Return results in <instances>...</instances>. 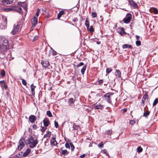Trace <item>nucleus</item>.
<instances>
[{
	"label": "nucleus",
	"mask_w": 158,
	"mask_h": 158,
	"mask_svg": "<svg viewBox=\"0 0 158 158\" xmlns=\"http://www.w3.org/2000/svg\"><path fill=\"white\" fill-rule=\"evenodd\" d=\"M135 44L136 46H138L141 45V42L140 41L138 40L136 41Z\"/></svg>",
	"instance_id": "37998d69"
},
{
	"label": "nucleus",
	"mask_w": 158,
	"mask_h": 158,
	"mask_svg": "<svg viewBox=\"0 0 158 158\" xmlns=\"http://www.w3.org/2000/svg\"><path fill=\"white\" fill-rule=\"evenodd\" d=\"M123 49L126 48H129L131 49H132V46L131 45H128V44H124L123 46Z\"/></svg>",
	"instance_id": "5701e85b"
},
{
	"label": "nucleus",
	"mask_w": 158,
	"mask_h": 158,
	"mask_svg": "<svg viewBox=\"0 0 158 158\" xmlns=\"http://www.w3.org/2000/svg\"><path fill=\"white\" fill-rule=\"evenodd\" d=\"M64 14V10H61L60 11L59 13L57 15V17L58 19H59L62 16V15Z\"/></svg>",
	"instance_id": "b1692460"
},
{
	"label": "nucleus",
	"mask_w": 158,
	"mask_h": 158,
	"mask_svg": "<svg viewBox=\"0 0 158 158\" xmlns=\"http://www.w3.org/2000/svg\"><path fill=\"white\" fill-rule=\"evenodd\" d=\"M129 4L131 6H132V7H133L134 8H135V9L138 8V7L137 4L134 1H133L131 2L130 3H129Z\"/></svg>",
	"instance_id": "a211bd4d"
},
{
	"label": "nucleus",
	"mask_w": 158,
	"mask_h": 158,
	"mask_svg": "<svg viewBox=\"0 0 158 158\" xmlns=\"http://www.w3.org/2000/svg\"><path fill=\"white\" fill-rule=\"evenodd\" d=\"M15 6H12L7 9L8 11L14 10V11Z\"/></svg>",
	"instance_id": "a19ab883"
},
{
	"label": "nucleus",
	"mask_w": 158,
	"mask_h": 158,
	"mask_svg": "<svg viewBox=\"0 0 158 158\" xmlns=\"http://www.w3.org/2000/svg\"><path fill=\"white\" fill-rule=\"evenodd\" d=\"M41 127L42 128L41 129V131L42 132H44L47 129V127Z\"/></svg>",
	"instance_id": "ea45409f"
},
{
	"label": "nucleus",
	"mask_w": 158,
	"mask_h": 158,
	"mask_svg": "<svg viewBox=\"0 0 158 158\" xmlns=\"http://www.w3.org/2000/svg\"><path fill=\"white\" fill-rule=\"evenodd\" d=\"M22 83L24 85H26L27 84L26 81L23 79L22 80Z\"/></svg>",
	"instance_id": "09e8293b"
},
{
	"label": "nucleus",
	"mask_w": 158,
	"mask_h": 158,
	"mask_svg": "<svg viewBox=\"0 0 158 158\" xmlns=\"http://www.w3.org/2000/svg\"><path fill=\"white\" fill-rule=\"evenodd\" d=\"M135 123V121L134 120H131L130 121V123L131 125H133Z\"/></svg>",
	"instance_id": "5fc2aeb1"
},
{
	"label": "nucleus",
	"mask_w": 158,
	"mask_h": 158,
	"mask_svg": "<svg viewBox=\"0 0 158 158\" xmlns=\"http://www.w3.org/2000/svg\"><path fill=\"white\" fill-rule=\"evenodd\" d=\"M150 112L149 110H147L145 112H144L143 114V116L145 118H147L148 116L150 114Z\"/></svg>",
	"instance_id": "c85d7f7f"
},
{
	"label": "nucleus",
	"mask_w": 158,
	"mask_h": 158,
	"mask_svg": "<svg viewBox=\"0 0 158 158\" xmlns=\"http://www.w3.org/2000/svg\"><path fill=\"white\" fill-rule=\"evenodd\" d=\"M19 144L18 146V149L19 150H20L23 148L24 147L25 145V144L23 142L22 140L21 139H20L19 141Z\"/></svg>",
	"instance_id": "ddd939ff"
},
{
	"label": "nucleus",
	"mask_w": 158,
	"mask_h": 158,
	"mask_svg": "<svg viewBox=\"0 0 158 158\" xmlns=\"http://www.w3.org/2000/svg\"><path fill=\"white\" fill-rule=\"evenodd\" d=\"M116 72L115 75L116 76H117L118 77H121V72L118 69H116Z\"/></svg>",
	"instance_id": "a878e982"
},
{
	"label": "nucleus",
	"mask_w": 158,
	"mask_h": 158,
	"mask_svg": "<svg viewBox=\"0 0 158 158\" xmlns=\"http://www.w3.org/2000/svg\"><path fill=\"white\" fill-rule=\"evenodd\" d=\"M148 98V95L147 94H144L142 100H141L142 103L141 105L142 106H143L144 104L145 101L147 98Z\"/></svg>",
	"instance_id": "dca6fc26"
},
{
	"label": "nucleus",
	"mask_w": 158,
	"mask_h": 158,
	"mask_svg": "<svg viewBox=\"0 0 158 158\" xmlns=\"http://www.w3.org/2000/svg\"><path fill=\"white\" fill-rule=\"evenodd\" d=\"M112 133V131L111 130H107L106 131V134L109 136H111Z\"/></svg>",
	"instance_id": "c756f323"
},
{
	"label": "nucleus",
	"mask_w": 158,
	"mask_h": 158,
	"mask_svg": "<svg viewBox=\"0 0 158 158\" xmlns=\"http://www.w3.org/2000/svg\"><path fill=\"white\" fill-rule=\"evenodd\" d=\"M100 148H102L103 147V143L102 142H101L98 145Z\"/></svg>",
	"instance_id": "a18cd8bd"
},
{
	"label": "nucleus",
	"mask_w": 158,
	"mask_h": 158,
	"mask_svg": "<svg viewBox=\"0 0 158 158\" xmlns=\"http://www.w3.org/2000/svg\"><path fill=\"white\" fill-rule=\"evenodd\" d=\"M143 151L142 148L140 146L138 147L137 148V151L139 152H141Z\"/></svg>",
	"instance_id": "58836bf2"
},
{
	"label": "nucleus",
	"mask_w": 158,
	"mask_h": 158,
	"mask_svg": "<svg viewBox=\"0 0 158 158\" xmlns=\"http://www.w3.org/2000/svg\"><path fill=\"white\" fill-rule=\"evenodd\" d=\"M84 64L83 62H81L79 63V64L77 65V67H78L79 66H82L84 65Z\"/></svg>",
	"instance_id": "13d9d810"
},
{
	"label": "nucleus",
	"mask_w": 158,
	"mask_h": 158,
	"mask_svg": "<svg viewBox=\"0 0 158 158\" xmlns=\"http://www.w3.org/2000/svg\"><path fill=\"white\" fill-rule=\"evenodd\" d=\"M158 102V98H156L155 100H154L153 103V106H155Z\"/></svg>",
	"instance_id": "473e14b6"
},
{
	"label": "nucleus",
	"mask_w": 158,
	"mask_h": 158,
	"mask_svg": "<svg viewBox=\"0 0 158 158\" xmlns=\"http://www.w3.org/2000/svg\"><path fill=\"white\" fill-rule=\"evenodd\" d=\"M103 97L106 98V100L108 103H111L112 102L111 98L109 95L105 94L103 95Z\"/></svg>",
	"instance_id": "2eb2a0df"
},
{
	"label": "nucleus",
	"mask_w": 158,
	"mask_h": 158,
	"mask_svg": "<svg viewBox=\"0 0 158 158\" xmlns=\"http://www.w3.org/2000/svg\"><path fill=\"white\" fill-rule=\"evenodd\" d=\"M40 10L39 8H38L37 9V12L36 13V16H38L39 15V13L40 11Z\"/></svg>",
	"instance_id": "4d7b16f0"
},
{
	"label": "nucleus",
	"mask_w": 158,
	"mask_h": 158,
	"mask_svg": "<svg viewBox=\"0 0 158 158\" xmlns=\"http://www.w3.org/2000/svg\"><path fill=\"white\" fill-rule=\"evenodd\" d=\"M35 87L36 86H34L33 84H32L31 85V92L33 95H34L35 94Z\"/></svg>",
	"instance_id": "4be33fe9"
},
{
	"label": "nucleus",
	"mask_w": 158,
	"mask_h": 158,
	"mask_svg": "<svg viewBox=\"0 0 158 158\" xmlns=\"http://www.w3.org/2000/svg\"><path fill=\"white\" fill-rule=\"evenodd\" d=\"M75 100L73 98H70L69 99L68 101V103L69 105L73 107L74 106V102Z\"/></svg>",
	"instance_id": "9d476101"
},
{
	"label": "nucleus",
	"mask_w": 158,
	"mask_h": 158,
	"mask_svg": "<svg viewBox=\"0 0 158 158\" xmlns=\"http://www.w3.org/2000/svg\"><path fill=\"white\" fill-rule=\"evenodd\" d=\"M97 13L96 12H92V16L93 18L96 17L97 16Z\"/></svg>",
	"instance_id": "79ce46f5"
},
{
	"label": "nucleus",
	"mask_w": 158,
	"mask_h": 158,
	"mask_svg": "<svg viewBox=\"0 0 158 158\" xmlns=\"http://www.w3.org/2000/svg\"><path fill=\"white\" fill-rule=\"evenodd\" d=\"M90 33H92L94 31V30L93 29V27L92 26H91L88 29Z\"/></svg>",
	"instance_id": "72a5a7b5"
},
{
	"label": "nucleus",
	"mask_w": 158,
	"mask_h": 158,
	"mask_svg": "<svg viewBox=\"0 0 158 158\" xmlns=\"http://www.w3.org/2000/svg\"><path fill=\"white\" fill-rule=\"evenodd\" d=\"M29 121L31 123H33L35 122L36 119V117L34 115H31L29 117Z\"/></svg>",
	"instance_id": "1a4fd4ad"
},
{
	"label": "nucleus",
	"mask_w": 158,
	"mask_h": 158,
	"mask_svg": "<svg viewBox=\"0 0 158 158\" xmlns=\"http://www.w3.org/2000/svg\"><path fill=\"white\" fill-rule=\"evenodd\" d=\"M31 22L32 23V27L34 26V27H35L37 24V18L36 16H34V18L31 19Z\"/></svg>",
	"instance_id": "9b49d317"
},
{
	"label": "nucleus",
	"mask_w": 158,
	"mask_h": 158,
	"mask_svg": "<svg viewBox=\"0 0 158 158\" xmlns=\"http://www.w3.org/2000/svg\"><path fill=\"white\" fill-rule=\"evenodd\" d=\"M85 25L86 27L87 28V29H88L89 27V22L88 20L87 19H86V20H85Z\"/></svg>",
	"instance_id": "7c9ffc66"
},
{
	"label": "nucleus",
	"mask_w": 158,
	"mask_h": 158,
	"mask_svg": "<svg viewBox=\"0 0 158 158\" xmlns=\"http://www.w3.org/2000/svg\"><path fill=\"white\" fill-rule=\"evenodd\" d=\"M44 68H48L50 65L49 62L47 60H42L41 62Z\"/></svg>",
	"instance_id": "0eeeda50"
},
{
	"label": "nucleus",
	"mask_w": 158,
	"mask_h": 158,
	"mask_svg": "<svg viewBox=\"0 0 158 158\" xmlns=\"http://www.w3.org/2000/svg\"><path fill=\"white\" fill-rule=\"evenodd\" d=\"M112 71V69L111 68H107V69H106V73L107 74H108Z\"/></svg>",
	"instance_id": "4c0bfd02"
},
{
	"label": "nucleus",
	"mask_w": 158,
	"mask_h": 158,
	"mask_svg": "<svg viewBox=\"0 0 158 158\" xmlns=\"http://www.w3.org/2000/svg\"><path fill=\"white\" fill-rule=\"evenodd\" d=\"M12 1H10L9 0H2V4L4 5H6L8 4H10L12 3Z\"/></svg>",
	"instance_id": "f3484780"
},
{
	"label": "nucleus",
	"mask_w": 158,
	"mask_h": 158,
	"mask_svg": "<svg viewBox=\"0 0 158 158\" xmlns=\"http://www.w3.org/2000/svg\"><path fill=\"white\" fill-rule=\"evenodd\" d=\"M122 110L123 111V112L124 113L127 111V108H124Z\"/></svg>",
	"instance_id": "0e129e2a"
},
{
	"label": "nucleus",
	"mask_w": 158,
	"mask_h": 158,
	"mask_svg": "<svg viewBox=\"0 0 158 158\" xmlns=\"http://www.w3.org/2000/svg\"><path fill=\"white\" fill-rule=\"evenodd\" d=\"M7 18L6 17L3 15H2V21L0 25L1 28L4 29L7 27Z\"/></svg>",
	"instance_id": "20e7f679"
},
{
	"label": "nucleus",
	"mask_w": 158,
	"mask_h": 158,
	"mask_svg": "<svg viewBox=\"0 0 158 158\" xmlns=\"http://www.w3.org/2000/svg\"><path fill=\"white\" fill-rule=\"evenodd\" d=\"M118 32L121 35L126 34V33L124 31V28L122 27H120L118 30Z\"/></svg>",
	"instance_id": "f8f14e48"
},
{
	"label": "nucleus",
	"mask_w": 158,
	"mask_h": 158,
	"mask_svg": "<svg viewBox=\"0 0 158 158\" xmlns=\"http://www.w3.org/2000/svg\"><path fill=\"white\" fill-rule=\"evenodd\" d=\"M136 38L137 40H138L139 39L140 37L139 35H136Z\"/></svg>",
	"instance_id": "69168bd1"
},
{
	"label": "nucleus",
	"mask_w": 158,
	"mask_h": 158,
	"mask_svg": "<svg viewBox=\"0 0 158 158\" xmlns=\"http://www.w3.org/2000/svg\"><path fill=\"white\" fill-rule=\"evenodd\" d=\"M54 123H55V126L56 128H57L59 126V125L58 124V123L56 121H54Z\"/></svg>",
	"instance_id": "3c124183"
},
{
	"label": "nucleus",
	"mask_w": 158,
	"mask_h": 158,
	"mask_svg": "<svg viewBox=\"0 0 158 158\" xmlns=\"http://www.w3.org/2000/svg\"><path fill=\"white\" fill-rule=\"evenodd\" d=\"M47 114L49 117H52V114L50 110H48L47 111Z\"/></svg>",
	"instance_id": "f704fd0d"
},
{
	"label": "nucleus",
	"mask_w": 158,
	"mask_h": 158,
	"mask_svg": "<svg viewBox=\"0 0 158 158\" xmlns=\"http://www.w3.org/2000/svg\"><path fill=\"white\" fill-rule=\"evenodd\" d=\"M22 27V23L21 22H18L16 25H14L13 29L11 32V34L13 35H14L18 33L21 31Z\"/></svg>",
	"instance_id": "7ed1b4c3"
},
{
	"label": "nucleus",
	"mask_w": 158,
	"mask_h": 158,
	"mask_svg": "<svg viewBox=\"0 0 158 158\" xmlns=\"http://www.w3.org/2000/svg\"><path fill=\"white\" fill-rule=\"evenodd\" d=\"M86 65H85L83 66L82 68L81 69V72L82 74H84L85 73V71L86 68Z\"/></svg>",
	"instance_id": "cd10ccee"
},
{
	"label": "nucleus",
	"mask_w": 158,
	"mask_h": 158,
	"mask_svg": "<svg viewBox=\"0 0 158 158\" xmlns=\"http://www.w3.org/2000/svg\"><path fill=\"white\" fill-rule=\"evenodd\" d=\"M104 106L98 103L95 106V109L102 110L104 108Z\"/></svg>",
	"instance_id": "6ab92c4d"
},
{
	"label": "nucleus",
	"mask_w": 158,
	"mask_h": 158,
	"mask_svg": "<svg viewBox=\"0 0 158 158\" xmlns=\"http://www.w3.org/2000/svg\"><path fill=\"white\" fill-rule=\"evenodd\" d=\"M51 135V132L50 131H48V132L46 134H45L44 137V138L48 137L49 138Z\"/></svg>",
	"instance_id": "2f4dec72"
},
{
	"label": "nucleus",
	"mask_w": 158,
	"mask_h": 158,
	"mask_svg": "<svg viewBox=\"0 0 158 158\" xmlns=\"http://www.w3.org/2000/svg\"><path fill=\"white\" fill-rule=\"evenodd\" d=\"M9 49V46L7 40L5 38L0 37V51H5Z\"/></svg>",
	"instance_id": "f257e3e1"
},
{
	"label": "nucleus",
	"mask_w": 158,
	"mask_h": 158,
	"mask_svg": "<svg viewBox=\"0 0 158 158\" xmlns=\"http://www.w3.org/2000/svg\"><path fill=\"white\" fill-rule=\"evenodd\" d=\"M70 146L71 147V149L72 151H73L74 148H75V147L74 146L73 144L72 143H70Z\"/></svg>",
	"instance_id": "e433bc0d"
},
{
	"label": "nucleus",
	"mask_w": 158,
	"mask_h": 158,
	"mask_svg": "<svg viewBox=\"0 0 158 158\" xmlns=\"http://www.w3.org/2000/svg\"><path fill=\"white\" fill-rule=\"evenodd\" d=\"M78 126H77L75 124H74L73 126V127L74 129L77 130L78 128Z\"/></svg>",
	"instance_id": "c03bdc74"
},
{
	"label": "nucleus",
	"mask_w": 158,
	"mask_h": 158,
	"mask_svg": "<svg viewBox=\"0 0 158 158\" xmlns=\"http://www.w3.org/2000/svg\"><path fill=\"white\" fill-rule=\"evenodd\" d=\"M38 36L37 35H35L34 36L33 39L32 40V41L33 42H35V41L38 38Z\"/></svg>",
	"instance_id": "de8ad7c7"
},
{
	"label": "nucleus",
	"mask_w": 158,
	"mask_h": 158,
	"mask_svg": "<svg viewBox=\"0 0 158 158\" xmlns=\"http://www.w3.org/2000/svg\"><path fill=\"white\" fill-rule=\"evenodd\" d=\"M103 82V81L102 79H100L99 80L98 82V84L99 85H101L102 84Z\"/></svg>",
	"instance_id": "864d4df0"
},
{
	"label": "nucleus",
	"mask_w": 158,
	"mask_h": 158,
	"mask_svg": "<svg viewBox=\"0 0 158 158\" xmlns=\"http://www.w3.org/2000/svg\"><path fill=\"white\" fill-rule=\"evenodd\" d=\"M52 49V55L53 56L56 55L57 54V52L56 51H55L53 49Z\"/></svg>",
	"instance_id": "49530a36"
},
{
	"label": "nucleus",
	"mask_w": 158,
	"mask_h": 158,
	"mask_svg": "<svg viewBox=\"0 0 158 158\" xmlns=\"http://www.w3.org/2000/svg\"><path fill=\"white\" fill-rule=\"evenodd\" d=\"M14 11L22 15L23 14L22 8L18 6H15Z\"/></svg>",
	"instance_id": "6e6552de"
},
{
	"label": "nucleus",
	"mask_w": 158,
	"mask_h": 158,
	"mask_svg": "<svg viewBox=\"0 0 158 158\" xmlns=\"http://www.w3.org/2000/svg\"><path fill=\"white\" fill-rule=\"evenodd\" d=\"M152 11L154 14H156L158 13V10L156 8H153Z\"/></svg>",
	"instance_id": "c9c22d12"
},
{
	"label": "nucleus",
	"mask_w": 158,
	"mask_h": 158,
	"mask_svg": "<svg viewBox=\"0 0 158 158\" xmlns=\"http://www.w3.org/2000/svg\"><path fill=\"white\" fill-rule=\"evenodd\" d=\"M87 155V154H84L80 156V158H84L86 155Z\"/></svg>",
	"instance_id": "052dcab7"
},
{
	"label": "nucleus",
	"mask_w": 158,
	"mask_h": 158,
	"mask_svg": "<svg viewBox=\"0 0 158 158\" xmlns=\"http://www.w3.org/2000/svg\"><path fill=\"white\" fill-rule=\"evenodd\" d=\"M5 72L4 70H2L1 71V74L2 76H5Z\"/></svg>",
	"instance_id": "603ef678"
},
{
	"label": "nucleus",
	"mask_w": 158,
	"mask_h": 158,
	"mask_svg": "<svg viewBox=\"0 0 158 158\" xmlns=\"http://www.w3.org/2000/svg\"><path fill=\"white\" fill-rule=\"evenodd\" d=\"M26 145L29 144V147L31 148L35 147L38 143V141L37 139H34V138L31 135L26 140Z\"/></svg>",
	"instance_id": "f03ea898"
},
{
	"label": "nucleus",
	"mask_w": 158,
	"mask_h": 158,
	"mask_svg": "<svg viewBox=\"0 0 158 158\" xmlns=\"http://www.w3.org/2000/svg\"><path fill=\"white\" fill-rule=\"evenodd\" d=\"M103 152V153L105 154L106 155L108 156L109 155L107 153V151L105 149H104L103 150H102Z\"/></svg>",
	"instance_id": "6e6d98bb"
},
{
	"label": "nucleus",
	"mask_w": 158,
	"mask_h": 158,
	"mask_svg": "<svg viewBox=\"0 0 158 158\" xmlns=\"http://www.w3.org/2000/svg\"><path fill=\"white\" fill-rule=\"evenodd\" d=\"M51 143L53 145L55 146L57 144V142L56 140L55 137H52V139L51 140Z\"/></svg>",
	"instance_id": "aec40b11"
},
{
	"label": "nucleus",
	"mask_w": 158,
	"mask_h": 158,
	"mask_svg": "<svg viewBox=\"0 0 158 158\" xmlns=\"http://www.w3.org/2000/svg\"><path fill=\"white\" fill-rule=\"evenodd\" d=\"M31 151V150L30 148H27L24 152L23 154V156L26 157L29 154Z\"/></svg>",
	"instance_id": "412c9836"
},
{
	"label": "nucleus",
	"mask_w": 158,
	"mask_h": 158,
	"mask_svg": "<svg viewBox=\"0 0 158 158\" xmlns=\"http://www.w3.org/2000/svg\"><path fill=\"white\" fill-rule=\"evenodd\" d=\"M132 18V15L130 13H128L126 17L123 19V21L126 24L129 23Z\"/></svg>",
	"instance_id": "39448f33"
},
{
	"label": "nucleus",
	"mask_w": 158,
	"mask_h": 158,
	"mask_svg": "<svg viewBox=\"0 0 158 158\" xmlns=\"http://www.w3.org/2000/svg\"><path fill=\"white\" fill-rule=\"evenodd\" d=\"M17 5L23 7V9L25 10L26 11L27 10V5L25 3V1H23V2H18L17 3Z\"/></svg>",
	"instance_id": "423d86ee"
},
{
	"label": "nucleus",
	"mask_w": 158,
	"mask_h": 158,
	"mask_svg": "<svg viewBox=\"0 0 158 158\" xmlns=\"http://www.w3.org/2000/svg\"><path fill=\"white\" fill-rule=\"evenodd\" d=\"M65 147L66 148L70 149V145L68 143H66L65 144Z\"/></svg>",
	"instance_id": "8fccbe9b"
},
{
	"label": "nucleus",
	"mask_w": 158,
	"mask_h": 158,
	"mask_svg": "<svg viewBox=\"0 0 158 158\" xmlns=\"http://www.w3.org/2000/svg\"><path fill=\"white\" fill-rule=\"evenodd\" d=\"M78 20V19L77 18H75L73 20V21L74 22H76Z\"/></svg>",
	"instance_id": "e2e57ef3"
},
{
	"label": "nucleus",
	"mask_w": 158,
	"mask_h": 158,
	"mask_svg": "<svg viewBox=\"0 0 158 158\" xmlns=\"http://www.w3.org/2000/svg\"><path fill=\"white\" fill-rule=\"evenodd\" d=\"M42 10L43 11H44V12H46V9L45 8H42Z\"/></svg>",
	"instance_id": "338daca9"
},
{
	"label": "nucleus",
	"mask_w": 158,
	"mask_h": 158,
	"mask_svg": "<svg viewBox=\"0 0 158 158\" xmlns=\"http://www.w3.org/2000/svg\"><path fill=\"white\" fill-rule=\"evenodd\" d=\"M133 0H128V1L129 2V3H130L131 2H132Z\"/></svg>",
	"instance_id": "774afa93"
},
{
	"label": "nucleus",
	"mask_w": 158,
	"mask_h": 158,
	"mask_svg": "<svg viewBox=\"0 0 158 158\" xmlns=\"http://www.w3.org/2000/svg\"><path fill=\"white\" fill-rule=\"evenodd\" d=\"M0 83L2 84V86L5 88H7V86L4 81H0Z\"/></svg>",
	"instance_id": "bb28decb"
},
{
	"label": "nucleus",
	"mask_w": 158,
	"mask_h": 158,
	"mask_svg": "<svg viewBox=\"0 0 158 158\" xmlns=\"http://www.w3.org/2000/svg\"><path fill=\"white\" fill-rule=\"evenodd\" d=\"M63 148H60V150H61V152L62 154L64 156L67 155L69 154V152L66 150H62V149Z\"/></svg>",
	"instance_id": "393cba45"
},
{
	"label": "nucleus",
	"mask_w": 158,
	"mask_h": 158,
	"mask_svg": "<svg viewBox=\"0 0 158 158\" xmlns=\"http://www.w3.org/2000/svg\"><path fill=\"white\" fill-rule=\"evenodd\" d=\"M114 94L113 93H108L106 94V95H109V96H110Z\"/></svg>",
	"instance_id": "680f3d73"
},
{
	"label": "nucleus",
	"mask_w": 158,
	"mask_h": 158,
	"mask_svg": "<svg viewBox=\"0 0 158 158\" xmlns=\"http://www.w3.org/2000/svg\"><path fill=\"white\" fill-rule=\"evenodd\" d=\"M32 127H33V129L34 130H36L37 128V126L36 124H34L33 125Z\"/></svg>",
	"instance_id": "bf43d9fd"
},
{
	"label": "nucleus",
	"mask_w": 158,
	"mask_h": 158,
	"mask_svg": "<svg viewBox=\"0 0 158 158\" xmlns=\"http://www.w3.org/2000/svg\"><path fill=\"white\" fill-rule=\"evenodd\" d=\"M43 122L44 126L46 127H48L50 124L49 120L47 118H45L44 119Z\"/></svg>",
	"instance_id": "4468645a"
}]
</instances>
